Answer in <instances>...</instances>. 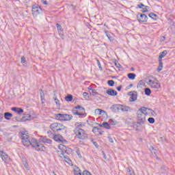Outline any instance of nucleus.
<instances>
[{
	"instance_id": "obj_39",
	"label": "nucleus",
	"mask_w": 175,
	"mask_h": 175,
	"mask_svg": "<svg viewBox=\"0 0 175 175\" xmlns=\"http://www.w3.org/2000/svg\"><path fill=\"white\" fill-rule=\"evenodd\" d=\"M114 81L113 80H109L108 81V85H109V87H114Z\"/></svg>"
},
{
	"instance_id": "obj_42",
	"label": "nucleus",
	"mask_w": 175,
	"mask_h": 175,
	"mask_svg": "<svg viewBox=\"0 0 175 175\" xmlns=\"http://www.w3.org/2000/svg\"><path fill=\"white\" fill-rule=\"evenodd\" d=\"M137 8H139V9H143V8H147V5H144V4L141 3L139 4H137Z\"/></svg>"
},
{
	"instance_id": "obj_56",
	"label": "nucleus",
	"mask_w": 175,
	"mask_h": 175,
	"mask_svg": "<svg viewBox=\"0 0 175 175\" xmlns=\"http://www.w3.org/2000/svg\"><path fill=\"white\" fill-rule=\"evenodd\" d=\"M109 142H110V143H114V141L113 140V138H111V137L109 138Z\"/></svg>"
},
{
	"instance_id": "obj_19",
	"label": "nucleus",
	"mask_w": 175,
	"mask_h": 175,
	"mask_svg": "<svg viewBox=\"0 0 175 175\" xmlns=\"http://www.w3.org/2000/svg\"><path fill=\"white\" fill-rule=\"evenodd\" d=\"M11 110L12 111H14V113H17L18 114H21V113H24V109L18 107H12Z\"/></svg>"
},
{
	"instance_id": "obj_26",
	"label": "nucleus",
	"mask_w": 175,
	"mask_h": 175,
	"mask_svg": "<svg viewBox=\"0 0 175 175\" xmlns=\"http://www.w3.org/2000/svg\"><path fill=\"white\" fill-rule=\"evenodd\" d=\"M53 99H54V100H55V104H56V106L57 107H60V106H61V103L59 102V100L57 98V95H54V97H53Z\"/></svg>"
},
{
	"instance_id": "obj_5",
	"label": "nucleus",
	"mask_w": 175,
	"mask_h": 175,
	"mask_svg": "<svg viewBox=\"0 0 175 175\" xmlns=\"http://www.w3.org/2000/svg\"><path fill=\"white\" fill-rule=\"evenodd\" d=\"M55 117L57 120H59V121H70L73 116L69 114L58 113L56 114Z\"/></svg>"
},
{
	"instance_id": "obj_48",
	"label": "nucleus",
	"mask_w": 175,
	"mask_h": 175,
	"mask_svg": "<svg viewBox=\"0 0 175 175\" xmlns=\"http://www.w3.org/2000/svg\"><path fill=\"white\" fill-rule=\"evenodd\" d=\"M82 175H92L90 173V172L87 171V170H85L83 171V174Z\"/></svg>"
},
{
	"instance_id": "obj_16",
	"label": "nucleus",
	"mask_w": 175,
	"mask_h": 175,
	"mask_svg": "<svg viewBox=\"0 0 175 175\" xmlns=\"http://www.w3.org/2000/svg\"><path fill=\"white\" fill-rule=\"evenodd\" d=\"M120 111H126V113H128V112L132 111V109H131V107L129 106H125V105H121Z\"/></svg>"
},
{
	"instance_id": "obj_54",
	"label": "nucleus",
	"mask_w": 175,
	"mask_h": 175,
	"mask_svg": "<svg viewBox=\"0 0 175 175\" xmlns=\"http://www.w3.org/2000/svg\"><path fill=\"white\" fill-rule=\"evenodd\" d=\"M23 165L25 167H28V163H27V161L23 162Z\"/></svg>"
},
{
	"instance_id": "obj_21",
	"label": "nucleus",
	"mask_w": 175,
	"mask_h": 175,
	"mask_svg": "<svg viewBox=\"0 0 175 175\" xmlns=\"http://www.w3.org/2000/svg\"><path fill=\"white\" fill-rule=\"evenodd\" d=\"M56 25H57L58 32H59L62 39H64V34L62 33V29L61 25L58 23Z\"/></svg>"
},
{
	"instance_id": "obj_3",
	"label": "nucleus",
	"mask_w": 175,
	"mask_h": 175,
	"mask_svg": "<svg viewBox=\"0 0 175 175\" xmlns=\"http://www.w3.org/2000/svg\"><path fill=\"white\" fill-rule=\"evenodd\" d=\"M59 149L60 150V151H58V152H59V154L60 155V158H62L64 159L65 162L68 163V165H70V163H72V161H70V159L68 157V154H66L68 147L64 144H59Z\"/></svg>"
},
{
	"instance_id": "obj_51",
	"label": "nucleus",
	"mask_w": 175,
	"mask_h": 175,
	"mask_svg": "<svg viewBox=\"0 0 175 175\" xmlns=\"http://www.w3.org/2000/svg\"><path fill=\"white\" fill-rule=\"evenodd\" d=\"M93 144L95 147H96V148H98V147H99V145H98V143H96V142H93Z\"/></svg>"
},
{
	"instance_id": "obj_50",
	"label": "nucleus",
	"mask_w": 175,
	"mask_h": 175,
	"mask_svg": "<svg viewBox=\"0 0 175 175\" xmlns=\"http://www.w3.org/2000/svg\"><path fill=\"white\" fill-rule=\"evenodd\" d=\"M115 66H116V68H119L120 66H121V64H120L119 63L115 62Z\"/></svg>"
},
{
	"instance_id": "obj_45",
	"label": "nucleus",
	"mask_w": 175,
	"mask_h": 175,
	"mask_svg": "<svg viewBox=\"0 0 175 175\" xmlns=\"http://www.w3.org/2000/svg\"><path fill=\"white\" fill-rule=\"evenodd\" d=\"M40 96H41V100L42 102H43V100H44V93L43 92V90H41Z\"/></svg>"
},
{
	"instance_id": "obj_34",
	"label": "nucleus",
	"mask_w": 175,
	"mask_h": 175,
	"mask_svg": "<svg viewBox=\"0 0 175 175\" xmlns=\"http://www.w3.org/2000/svg\"><path fill=\"white\" fill-rule=\"evenodd\" d=\"M149 17L150 18H152V20H157L158 18V15H157L154 13H150V14H149Z\"/></svg>"
},
{
	"instance_id": "obj_32",
	"label": "nucleus",
	"mask_w": 175,
	"mask_h": 175,
	"mask_svg": "<svg viewBox=\"0 0 175 175\" xmlns=\"http://www.w3.org/2000/svg\"><path fill=\"white\" fill-rule=\"evenodd\" d=\"M127 175H135V171H133L132 167H129L127 169Z\"/></svg>"
},
{
	"instance_id": "obj_57",
	"label": "nucleus",
	"mask_w": 175,
	"mask_h": 175,
	"mask_svg": "<svg viewBox=\"0 0 175 175\" xmlns=\"http://www.w3.org/2000/svg\"><path fill=\"white\" fill-rule=\"evenodd\" d=\"M122 88V86L120 85L117 88V90L118 91H121Z\"/></svg>"
},
{
	"instance_id": "obj_59",
	"label": "nucleus",
	"mask_w": 175,
	"mask_h": 175,
	"mask_svg": "<svg viewBox=\"0 0 175 175\" xmlns=\"http://www.w3.org/2000/svg\"><path fill=\"white\" fill-rule=\"evenodd\" d=\"M130 85H131V87H132V85H133V84H131Z\"/></svg>"
},
{
	"instance_id": "obj_52",
	"label": "nucleus",
	"mask_w": 175,
	"mask_h": 175,
	"mask_svg": "<svg viewBox=\"0 0 175 175\" xmlns=\"http://www.w3.org/2000/svg\"><path fill=\"white\" fill-rule=\"evenodd\" d=\"M48 135H49V137H53L54 136H53V133H51V131H48Z\"/></svg>"
},
{
	"instance_id": "obj_49",
	"label": "nucleus",
	"mask_w": 175,
	"mask_h": 175,
	"mask_svg": "<svg viewBox=\"0 0 175 175\" xmlns=\"http://www.w3.org/2000/svg\"><path fill=\"white\" fill-rule=\"evenodd\" d=\"M144 84L146 83L142 80L139 81L138 83V85H144Z\"/></svg>"
},
{
	"instance_id": "obj_47",
	"label": "nucleus",
	"mask_w": 175,
	"mask_h": 175,
	"mask_svg": "<svg viewBox=\"0 0 175 175\" xmlns=\"http://www.w3.org/2000/svg\"><path fill=\"white\" fill-rule=\"evenodd\" d=\"M21 64H25V62H27V60L25 59V57L23 56L21 57Z\"/></svg>"
},
{
	"instance_id": "obj_41",
	"label": "nucleus",
	"mask_w": 175,
	"mask_h": 175,
	"mask_svg": "<svg viewBox=\"0 0 175 175\" xmlns=\"http://www.w3.org/2000/svg\"><path fill=\"white\" fill-rule=\"evenodd\" d=\"M142 13H147L148 12V6L142 8Z\"/></svg>"
},
{
	"instance_id": "obj_37",
	"label": "nucleus",
	"mask_w": 175,
	"mask_h": 175,
	"mask_svg": "<svg viewBox=\"0 0 175 175\" xmlns=\"http://www.w3.org/2000/svg\"><path fill=\"white\" fill-rule=\"evenodd\" d=\"M167 167H166L165 165L162 166L161 168V173H167Z\"/></svg>"
},
{
	"instance_id": "obj_6",
	"label": "nucleus",
	"mask_w": 175,
	"mask_h": 175,
	"mask_svg": "<svg viewBox=\"0 0 175 175\" xmlns=\"http://www.w3.org/2000/svg\"><path fill=\"white\" fill-rule=\"evenodd\" d=\"M147 84L150 85L151 88H154L156 90H159V88H161V83L157 79H149Z\"/></svg>"
},
{
	"instance_id": "obj_36",
	"label": "nucleus",
	"mask_w": 175,
	"mask_h": 175,
	"mask_svg": "<svg viewBox=\"0 0 175 175\" xmlns=\"http://www.w3.org/2000/svg\"><path fill=\"white\" fill-rule=\"evenodd\" d=\"M145 95H147V96H150V95H151V90L150 88L145 89Z\"/></svg>"
},
{
	"instance_id": "obj_28",
	"label": "nucleus",
	"mask_w": 175,
	"mask_h": 175,
	"mask_svg": "<svg viewBox=\"0 0 175 175\" xmlns=\"http://www.w3.org/2000/svg\"><path fill=\"white\" fill-rule=\"evenodd\" d=\"M95 114H98V116H100L101 114H106V111L100 109H97L95 110Z\"/></svg>"
},
{
	"instance_id": "obj_17",
	"label": "nucleus",
	"mask_w": 175,
	"mask_h": 175,
	"mask_svg": "<svg viewBox=\"0 0 175 175\" xmlns=\"http://www.w3.org/2000/svg\"><path fill=\"white\" fill-rule=\"evenodd\" d=\"M53 139H54L55 142H58V143H62V140H64V137L61 135H55Z\"/></svg>"
},
{
	"instance_id": "obj_22",
	"label": "nucleus",
	"mask_w": 175,
	"mask_h": 175,
	"mask_svg": "<svg viewBox=\"0 0 175 175\" xmlns=\"http://www.w3.org/2000/svg\"><path fill=\"white\" fill-rule=\"evenodd\" d=\"M74 174L75 175H81V170L79 167H75L74 168Z\"/></svg>"
},
{
	"instance_id": "obj_20",
	"label": "nucleus",
	"mask_w": 175,
	"mask_h": 175,
	"mask_svg": "<svg viewBox=\"0 0 175 175\" xmlns=\"http://www.w3.org/2000/svg\"><path fill=\"white\" fill-rule=\"evenodd\" d=\"M92 132L94 133H96V135H102V130H100V129H99L96 126L93 128Z\"/></svg>"
},
{
	"instance_id": "obj_25",
	"label": "nucleus",
	"mask_w": 175,
	"mask_h": 175,
	"mask_svg": "<svg viewBox=\"0 0 175 175\" xmlns=\"http://www.w3.org/2000/svg\"><path fill=\"white\" fill-rule=\"evenodd\" d=\"M167 55V51H163V52L160 53L159 56V59H162V58H165Z\"/></svg>"
},
{
	"instance_id": "obj_30",
	"label": "nucleus",
	"mask_w": 175,
	"mask_h": 175,
	"mask_svg": "<svg viewBox=\"0 0 175 175\" xmlns=\"http://www.w3.org/2000/svg\"><path fill=\"white\" fill-rule=\"evenodd\" d=\"M150 152L152 154V155H154V157L158 156V151L157 150V149L154 148V147H152L150 148Z\"/></svg>"
},
{
	"instance_id": "obj_31",
	"label": "nucleus",
	"mask_w": 175,
	"mask_h": 175,
	"mask_svg": "<svg viewBox=\"0 0 175 175\" xmlns=\"http://www.w3.org/2000/svg\"><path fill=\"white\" fill-rule=\"evenodd\" d=\"M127 76H128L129 79H130L131 80H135V79L136 77V74L129 73Z\"/></svg>"
},
{
	"instance_id": "obj_35",
	"label": "nucleus",
	"mask_w": 175,
	"mask_h": 175,
	"mask_svg": "<svg viewBox=\"0 0 175 175\" xmlns=\"http://www.w3.org/2000/svg\"><path fill=\"white\" fill-rule=\"evenodd\" d=\"M65 100L67 102H72V100H73V96L69 94L67 96H66Z\"/></svg>"
},
{
	"instance_id": "obj_23",
	"label": "nucleus",
	"mask_w": 175,
	"mask_h": 175,
	"mask_svg": "<svg viewBox=\"0 0 175 175\" xmlns=\"http://www.w3.org/2000/svg\"><path fill=\"white\" fill-rule=\"evenodd\" d=\"M12 117H13V114H12L11 113L9 112H5L4 113V118H5V120H10V118H12Z\"/></svg>"
},
{
	"instance_id": "obj_10",
	"label": "nucleus",
	"mask_w": 175,
	"mask_h": 175,
	"mask_svg": "<svg viewBox=\"0 0 175 175\" xmlns=\"http://www.w3.org/2000/svg\"><path fill=\"white\" fill-rule=\"evenodd\" d=\"M129 95L130 96V98H129L130 102H135V100H137V92H135V91L130 92L129 93Z\"/></svg>"
},
{
	"instance_id": "obj_58",
	"label": "nucleus",
	"mask_w": 175,
	"mask_h": 175,
	"mask_svg": "<svg viewBox=\"0 0 175 175\" xmlns=\"http://www.w3.org/2000/svg\"><path fill=\"white\" fill-rule=\"evenodd\" d=\"M53 174L57 175V174H55V172H53Z\"/></svg>"
},
{
	"instance_id": "obj_2",
	"label": "nucleus",
	"mask_w": 175,
	"mask_h": 175,
	"mask_svg": "<svg viewBox=\"0 0 175 175\" xmlns=\"http://www.w3.org/2000/svg\"><path fill=\"white\" fill-rule=\"evenodd\" d=\"M75 125L76 128L75 129L74 132L77 137L80 140H85L88 139V135H87V133H85V131L81 129L83 125H81L80 123H76Z\"/></svg>"
},
{
	"instance_id": "obj_13",
	"label": "nucleus",
	"mask_w": 175,
	"mask_h": 175,
	"mask_svg": "<svg viewBox=\"0 0 175 175\" xmlns=\"http://www.w3.org/2000/svg\"><path fill=\"white\" fill-rule=\"evenodd\" d=\"M149 108L145 107H142L141 108L139 109L137 113H142V114H145V116H147L148 113Z\"/></svg>"
},
{
	"instance_id": "obj_8",
	"label": "nucleus",
	"mask_w": 175,
	"mask_h": 175,
	"mask_svg": "<svg viewBox=\"0 0 175 175\" xmlns=\"http://www.w3.org/2000/svg\"><path fill=\"white\" fill-rule=\"evenodd\" d=\"M137 18L139 23H147L148 16L144 14H137Z\"/></svg>"
},
{
	"instance_id": "obj_33",
	"label": "nucleus",
	"mask_w": 175,
	"mask_h": 175,
	"mask_svg": "<svg viewBox=\"0 0 175 175\" xmlns=\"http://www.w3.org/2000/svg\"><path fill=\"white\" fill-rule=\"evenodd\" d=\"M90 95H93V96H95V95L98 94V92H96V90H94V89H90Z\"/></svg>"
},
{
	"instance_id": "obj_15",
	"label": "nucleus",
	"mask_w": 175,
	"mask_h": 175,
	"mask_svg": "<svg viewBox=\"0 0 175 175\" xmlns=\"http://www.w3.org/2000/svg\"><path fill=\"white\" fill-rule=\"evenodd\" d=\"M40 140H41V142L45 144H51V143H53V141L47 138V137H42Z\"/></svg>"
},
{
	"instance_id": "obj_29",
	"label": "nucleus",
	"mask_w": 175,
	"mask_h": 175,
	"mask_svg": "<svg viewBox=\"0 0 175 175\" xmlns=\"http://www.w3.org/2000/svg\"><path fill=\"white\" fill-rule=\"evenodd\" d=\"M105 35L108 38L109 40H110V42H113L114 41V38H113V36H111L110 35V33H109V31H105Z\"/></svg>"
},
{
	"instance_id": "obj_38",
	"label": "nucleus",
	"mask_w": 175,
	"mask_h": 175,
	"mask_svg": "<svg viewBox=\"0 0 175 175\" xmlns=\"http://www.w3.org/2000/svg\"><path fill=\"white\" fill-rule=\"evenodd\" d=\"M65 126L64 124L59 123L58 131H64L65 129Z\"/></svg>"
},
{
	"instance_id": "obj_44",
	"label": "nucleus",
	"mask_w": 175,
	"mask_h": 175,
	"mask_svg": "<svg viewBox=\"0 0 175 175\" xmlns=\"http://www.w3.org/2000/svg\"><path fill=\"white\" fill-rule=\"evenodd\" d=\"M83 96L85 98V99H88V98H90V94H88L87 92H83Z\"/></svg>"
},
{
	"instance_id": "obj_40",
	"label": "nucleus",
	"mask_w": 175,
	"mask_h": 175,
	"mask_svg": "<svg viewBox=\"0 0 175 175\" xmlns=\"http://www.w3.org/2000/svg\"><path fill=\"white\" fill-rule=\"evenodd\" d=\"M148 121L150 124H154L155 122V119H154V118H149Z\"/></svg>"
},
{
	"instance_id": "obj_24",
	"label": "nucleus",
	"mask_w": 175,
	"mask_h": 175,
	"mask_svg": "<svg viewBox=\"0 0 175 175\" xmlns=\"http://www.w3.org/2000/svg\"><path fill=\"white\" fill-rule=\"evenodd\" d=\"M101 128H105L106 129H110L111 128L110 124L107 122H103L102 124H99Z\"/></svg>"
},
{
	"instance_id": "obj_1",
	"label": "nucleus",
	"mask_w": 175,
	"mask_h": 175,
	"mask_svg": "<svg viewBox=\"0 0 175 175\" xmlns=\"http://www.w3.org/2000/svg\"><path fill=\"white\" fill-rule=\"evenodd\" d=\"M21 136L22 139V143L25 147H29L31 146L33 148H35L36 151H46V147L42 143L38 142L36 139L33 138L29 139V135L27 131L21 132Z\"/></svg>"
},
{
	"instance_id": "obj_9",
	"label": "nucleus",
	"mask_w": 175,
	"mask_h": 175,
	"mask_svg": "<svg viewBox=\"0 0 175 175\" xmlns=\"http://www.w3.org/2000/svg\"><path fill=\"white\" fill-rule=\"evenodd\" d=\"M147 115L144 113H140L139 112L137 113V118L139 122V124H144L146 122V117Z\"/></svg>"
},
{
	"instance_id": "obj_14",
	"label": "nucleus",
	"mask_w": 175,
	"mask_h": 175,
	"mask_svg": "<svg viewBox=\"0 0 175 175\" xmlns=\"http://www.w3.org/2000/svg\"><path fill=\"white\" fill-rule=\"evenodd\" d=\"M59 124V123H52L50 125L51 131H53V132H58Z\"/></svg>"
},
{
	"instance_id": "obj_4",
	"label": "nucleus",
	"mask_w": 175,
	"mask_h": 175,
	"mask_svg": "<svg viewBox=\"0 0 175 175\" xmlns=\"http://www.w3.org/2000/svg\"><path fill=\"white\" fill-rule=\"evenodd\" d=\"M72 114H74V116H79L80 117H83L87 115V113H85V109L84 107L80 105L75 107L72 109Z\"/></svg>"
},
{
	"instance_id": "obj_18",
	"label": "nucleus",
	"mask_w": 175,
	"mask_h": 175,
	"mask_svg": "<svg viewBox=\"0 0 175 175\" xmlns=\"http://www.w3.org/2000/svg\"><path fill=\"white\" fill-rule=\"evenodd\" d=\"M107 94L109 95L110 96H117V91L113 90V89H109L107 90Z\"/></svg>"
},
{
	"instance_id": "obj_7",
	"label": "nucleus",
	"mask_w": 175,
	"mask_h": 175,
	"mask_svg": "<svg viewBox=\"0 0 175 175\" xmlns=\"http://www.w3.org/2000/svg\"><path fill=\"white\" fill-rule=\"evenodd\" d=\"M31 12L33 17H36L42 13V8H40L38 5H34L32 6Z\"/></svg>"
},
{
	"instance_id": "obj_55",
	"label": "nucleus",
	"mask_w": 175,
	"mask_h": 175,
	"mask_svg": "<svg viewBox=\"0 0 175 175\" xmlns=\"http://www.w3.org/2000/svg\"><path fill=\"white\" fill-rule=\"evenodd\" d=\"M3 120V114L0 113V121H2Z\"/></svg>"
},
{
	"instance_id": "obj_11",
	"label": "nucleus",
	"mask_w": 175,
	"mask_h": 175,
	"mask_svg": "<svg viewBox=\"0 0 175 175\" xmlns=\"http://www.w3.org/2000/svg\"><path fill=\"white\" fill-rule=\"evenodd\" d=\"M110 109L113 113H118L121 111V105L114 104L110 107Z\"/></svg>"
},
{
	"instance_id": "obj_46",
	"label": "nucleus",
	"mask_w": 175,
	"mask_h": 175,
	"mask_svg": "<svg viewBox=\"0 0 175 175\" xmlns=\"http://www.w3.org/2000/svg\"><path fill=\"white\" fill-rule=\"evenodd\" d=\"M109 124H111V125H116L117 124V121L116 120H109Z\"/></svg>"
},
{
	"instance_id": "obj_43",
	"label": "nucleus",
	"mask_w": 175,
	"mask_h": 175,
	"mask_svg": "<svg viewBox=\"0 0 175 175\" xmlns=\"http://www.w3.org/2000/svg\"><path fill=\"white\" fill-rule=\"evenodd\" d=\"M148 113H150L152 116H156V114H157L154 110H152V109H150V108H149V109H148Z\"/></svg>"
},
{
	"instance_id": "obj_12",
	"label": "nucleus",
	"mask_w": 175,
	"mask_h": 175,
	"mask_svg": "<svg viewBox=\"0 0 175 175\" xmlns=\"http://www.w3.org/2000/svg\"><path fill=\"white\" fill-rule=\"evenodd\" d=\"M0 157L2 159V161L3 162H8L9 159H10V157L6 154V152H3V150L0 149Z\"/></svg>"
},
{
	"instance_id": "obj_53",
	"label": "nucleus",
	"mask_w": 175,
	"mask_h": 175,
	"mask_svg": "<svg viewBox=\"0 0 175 175\" xmlns=\"http://www.w3.org/2000/svg\"><path fill=\"white\" fill-rule=\"evenodd\" d=\"M41 2H42L44 5H47V1H46V0H41Z\"/></svg>"
},
{
	"instance_id": "obj_27",
	"label": "nucleus",
	"mask_w": 175,
	"mask_h": 175,
	"mask_svg": "<svg viewBox=\"0 0 175 175\" xmlns=\"http://www.w3.org/2000/svg\"><path fill=\"white\" fill-rule=\"evenodd\" d=\"M163 68V63L162 62V59L159 60V67L157 68V72H161L162 68Z\"/></svg>"
}]
</instances>
